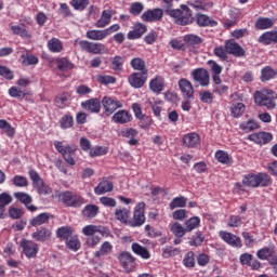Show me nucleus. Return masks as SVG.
I'll return each instance as SVG.
<instances>
[{
	"label": "nucleus",
	"mask_w": 277,
	"mask_h": 277,
	"mask_svg": "<svg viewBox=\"0 0 277 277\" xmlns=\"http://www.w3.org/2000/svg\"><path fill=\"white\" fill-rule=\"evenodd\" d=\"M256 256H258V259H260L261 261H268V259H269L271 256H274V251H273V249H271L269 247H265V248L260 249V250L256 252Z\"/></svg>",
	"instance_id": "09e8293b"
},
{
	"label": "nucleus",
	"mask_w": 277,
	"mask_h": 277,
	"mask_svg": "<svg viewBox=\"0 0 277 277\" xmlns=\"http://www.w3.org/2000/svg\"><path fill=\"white\" fill-rule=\"evenodd\" d=\"M133 117L131 116V113H129L126 109L117 111L113 117L111 121L115 122V124H127L131 122Z\"/></svg>",
	"instance_id": "f3484780"
},
{
	"label": "nucleus",
	"mask_w": 277,
	"mask_h": 277,
	"mask_svg": "<svg viewBox=\"0 0 277 277\" xmlns=\"http://www.w3.org/2000/svg\"><path fill=\"white\" fill-rule=\"evenodd\" d=\"M205 243V234L201 230L196 232L188 241V245L194 248H200Z\"/></svg>",
	"instance_id": "2f4dec72"
},
{
	"label": "nucleus",
	"mask_w": 277,
	"mask_h": 277,
	"mask_svg": "<svg viewBox=\"0 0 277 277\" xmlns=\"http://www.w3.org/2000/svg\"><path fill=\"white\" fill-rule=\"evenodd\" d=\"M249 140L255 144H269V142L273 140V136L272 133L260 132L250 134Z\"/></svg>",
	"instance_id": "412c9836"
},
{
	"label": "nucleus",
	"mask_w": 277,
	"mask_h": 277,
	"mask_svg": "<svg viewBox=\"0 0 277 277\" xmlns=\"http://www.w3.org/2000/svg\"><path fill=\"white\" fill-rule=\"evenodd\" d=\"M164 83H166V80L163 79V77L156 76L149 82V90H151V92H155V94H161V92H163Z\"/></svg>",
	"instance_id": "b1692460"
},
{
	"label": "nucleus",
	"mask_w": 277,
	"mask_h": 277,
	"mask_svg": "<svg viewBox=\"0 0 277 277\" xmlns=\"http://www.w3.org/2000/svg\"><path fill=\"white\" fill-rule=\"evenodd\" d=\"M72 236V227L70 226H63L56 230V237L58 239H65V241H68Z\"/></svg>",
	"instance_id": "c9c22d12"
},
{
	"label": "nucleus",
	"mask_w": 277,
	"mask_h": 277,
	"mask_svg": "<svg viewBox=\"0 0 277 277\" xmlns=\"http://www.w3.org/2000/svg\"><path fill=\"white\" fill-rule=\"evenodd\" d=\"M132 252H134V254H136L137 256H141V259H150V251H148L146 247H142L137 242L132 243Z\"/></svg>",
	"instance_id": "c756f323"
},
{
	"label": "nucleus",
	"mask_w": 277,
	"mask_h": 277,
	"mask_svg": "<svg viewBox=\"0 0 277 277\" xmlns=\"http://www.w3.org/2000/svg\"><path fill=\"white\" fill-rule=\"evenodd\" d=\"M116 14V11L108 9L102 12L101 18L95 23V27L103 29V27H107L111 23V16Z\"/></svg>",
	"instance_id": "6ab92c4d"
},
{
	"label": "nucleus",
	"mask_w": 277,
	"mask_h": 277,
	"mask_svg": "<svg viewBox=\"0 0 277 277\" xmlns=\"http://www.w3.org/2000/svg\"><path fill=\"white\" fill-rule=\"evenodd\" d=\"M147 30L148 28L146 27V25L138 23L134 26V29L132 31H129L128 40H137L142 38V36L145 35Z\"/></svg>",
	"instance_id": "393cba45"
},
{
	"label": "nucleus",
	"mask_w": 277,
	"mask_h": 277,
	"mask_svg": "<svg viewBox=\"0 0 277 277\" xmlns=\"http://www.w3.org/2000/svg\"><path fill=\"white\" fill-rule=\"evenodd\" d=\"M54 146H55L57 153H60L64 157L66 163H68L69 166H75L76 161H75V158H72V155H75V153H77L76 145L64 146V143H62L60 141H55Z\"/></svg>",
	"instance_id": "7ed1b4c3"
},
{
	"label": "nucleus",
	"mask_w": 277,
	"mask_h": 277,
	"mask_svg": "<svg viewBox=\"0 0 277 277\" xmlns=\"http://www.w3.org/2000/svg\"><path fill=\"white\" fill-rule=\"evenodd\" d=\"M183 265L185 267H195L196 265V262L194 260V252L190 251V252H187L183 259Z\"/></svg>",
	"instance_id": "e2e57ef3"
},
{
	"label": "nucleus",
	"mask_w": 277,
	"mask_h": 277,
	"mask_svg": "<svg viewBox=\"0 0 277 277\" xmlns=\"http://www.w3.org/2000/svg\"><path fill=\"white\" fill-rule=\"evenodd\" d=\"M57 68L63 72H66L67 70H72V63H70V61H68L67 58H60L57 61Z\"/></svg>",
	"instance_id": "6e6d98bb"
},
{
	"label": "nucleus",
	"mask_w": 277,
	"mask_h": 277,
	"mask_svg": "<svg viewBox=\"0 0 277 277\" xmlns=\"http://www.w3.org/2000/svg\"><path fill=\"white\" fill-rule=\"evenodd\" d=\"M71 5L75 10L83 12L90 5V0H72Z\"/></svg>",
	"instance_id": "bf43d9fd"
},
{
	"label": "nucleus",
	"mask_w": 277,
	"mask_h": 277,
	"mask_svg": "<svg viewBox=\"0 0 277 277\" xmlns=\"http://www.w3.org/2000/svg\"><path fill=\"white\" fill-rule=\"evenodd\" d=\"M215 159L220 162V163H225L228 164L230 163V157L228 156V153L224 151V150H217L215 153Z\"/></svg>",
	"instance_id": "13d9d810"
},
{
	"label": "nucleus",
	"mask_w": 277,
	"mask_h": 277,
	"mask_svg": "<svg viewBox=\"0 0 277 277\" xmlns=\"http://www.w3.org/2000/svg\"><path fill=\"white\" fill-rule=\"evenodd\" d=\"M14 198H16V200H18V202H21L22 205H25L28 211H31V212L38 211V208L31 205L34 199L31 198V196H29V194L17 192V193H14Z\"/></svg>",
	"instance_id": "2eb2a0df"
},
{
	"label": "nucleus",
	"mask_w": 277,
	"mask_h": 277,
	"mask_svg": "<svg viewBox=\"0 0 277 277\" xmlns=\"http://www.w3.org/2000/svg\"><path fill=\"white\" fill-rule=\"evenodd\" d=\"M274 26V21L269 17H260L255 22L256 29H269V27Z\"/></svg>",
	"instance_id": "37998d69"
},
{
	"label": "nucleus",
	"mask_w": 277,
	"mask_h": 277,
	"mask_svg": "<svg viewBox=\"0 0 277 277\" xmlns=\"http://www.w3.org/2000/svg\"><path fill=\"white\" fill-rule=\"evenodd\" d=\"M277 71L271 66H266L261 70V81H269L276 77Z\"/></svg>",
	"instance_id": "ea45409f"
},
{
	"label": "nucleus",
	"mask_w": 277,
	"mask_h": 277,
	"mask_svg": "<svg viewBox=\"0 0 277 277\" xmlns=\"http://www.w3.org/2000/svg\"><path fill=\"white\" fill-rule=\"evenodd\" d=\"M48 49L52 53H62L64 47L62 45V41L57 38H52L48 41Z\"/></svg>",
	"instance_id": "4c0bfd02"
},
{
	"label": "nucleus",
	"mask_w": 277,
	"mask_h": 277,
	"mask_svg": "<svg viewBox=\"0 0 277 277\" xmlns=\"http://www.w3.org/2000/svg\"><path fill=\"white\" fill-rule=\"evenodd\" d=\"M170 230L174 235V237H185L187 235V229L181 223L175 222L170 224Z\"/></svg>",
	"instance_id": "72a5a7b5"
},
{
	"label": "nucleus",
	"mask_w": 277,
	"mask_h": 277,
	"mask_svg": "<svg viewBox=\"0 0 277 277\" xmlns=\"http://www.w3.org/2000/svg\"><path fill=\"white\" fill-rule=\"evenodd\" d=\"M192 23H194V17L192 16V11H189L186 8V15L182 13L180 18L176 19V24L185 26V25H192Z\"/></svg>",
	"instance_id": "c03bdc74"
},
{
	"label": "nucleus",
	"mask_w": 277,
	"mask_h": 277,
	"mask_svg": "<svg viewBox=\"0 0 277 277\" xmlns=\"http://www.w3.org/2000/svg\"><path fill=\"white\" fill-rule=\"evenodd\" d=\"M130 12L133 16H140L144 12V4L142 2H134L130 6Z\"/></svg>",
	"instance_id": "680f3d73"
},
{
	"label": "nucleus",
	"mask_w": 277,
	"mask_h": 277,
	"mask_svg": "<svg viewBox=\"0 0 277 277\" xmlns=\"http://www.w3.org/2000/svg\"><path fill=\"white\" fill-rule=\"evenodd\" d=\"M107 36H109V30H89L87 31V38L89 40H96V41H101V40H105V38H107Z\"/></svg>",
	"instance_id": "c85d7f7f"
},
{
	"label": "nucleus",
	"mask_w": 277,
	"mask_h": 277,
	"mask_svg": "<svg viewBox=\"0 0 277 277\" xmlns=\"http://www.w3.org/2000/svg\"><path fill=\"white\" fill-rule=\"evenodd\" d=\"M240 129L242 131H246V133H250V131H254V130L259 129V122H256L254 120H249L247 122H242V123H240Z\"/></svg>",
	"instance_id": "5fc2aeb1"
},
{
	"label": "nucleus",
	"mask_w": 277,
	"mask_h": 277,
	"mask_svg": "<svg viewBox=\"0 0 277 277\" xmlns=\"http://www.w3.org/2000/svg\"><path fill=\"white\" fill-rule=\"evenodd\" d=\"M115 217L122 224H127L129 226V210L127 209H119L115 212Z\"/></svg>",
	"instance_id": "a18cd8bd"
},
{
	"label": "nucleus",
	"mask_w": 277,
	"mask_h": 277,
	"mask_svg": "<svg viewBox=\"0 0 277 277\" xmlns=\"http://www.w3.org/2000/svg\"><path fill=\"white\" fill-rule=\"evenodd\" d=\"M131 66L134 70H140L141 72H148V69H146V63L140 57L133 58L131 61Z\"/></svg>",
	"instance_id": "de8ad7c7"
},
{
	"label": "nucleus",
	"mask_w": 277,
	"mask_h": 277,
	"mask_svg": "<svg viewBox=\"0 0 277 277\" xmlns=\"http://www.w3.org/2000/svg\"><path fill=\"white\" fill-rule=\"evenodd\" d=\"M245 111L246 105L243 103H237L230 106V116H233V118H240V116H243Z\"/></svg>",
	"instance_id": "58836bf2"
},
{
	"label": "nucleus",
	"mask_w": 277,
	"mask_h": 277,
	"mask_svg": "<svg viewBox=\"0 0 277 277\" xmlns=\"http://www.w3.org/2000/svg\"><path fill=\"white\" fill-rule=\"evenodd\" d=\"M137 130L133 129V128H129V129H124L121 130L120 135L121 137H128L129 140H131L132 137H137Z\"/></svg>",
	"instance_id": "338daca9"
},
{
	"label": "nucleus",
	"mask_w": 277,
	"mask_h": 277,
	"mask_svg": "<svg viewBox=\"0 0 277 277\" xmlns=\"http://www.w3.org/2000/svg\"><path fill=\"white\" fill-rule=\"evenodd\" d=\"M141 18L145 23H155V21H161V18H163V10L161 9L148 10L142 14Z\"/></svg>",
	"instance_id": "4468645a"
},
{
	"label": "nucleus",
	"mask_w": 277,
	"mask_h": 277,
	"mask_svg": "<svg viewBox=\"0 0 277 277\" xmlns=\"http://www.w3.org/2000/svg\"><path fill=\"white\" fill-rule=\"evenodd\" d=\"M109 192H114V183L105 179L94 188V194H96V196H103V194H109Z\"/></svg>",
	"instance_id": "aec40b11"
},
{
	"label": "nucleus",
	"mask_w": 277,
	"mask_h": 277,
	"mask_svg": "<svg viewBox=\"0 0 277 277\" xmlns=\"http://www.w3.org/2000/svg\"><path fill=\"white\" fill-rule=\"evenodd\" d=\"M243 224V219L239 215H232L229 217L228 226L232 228H238V226H241Z\"/></svg>",
	"instance_id": "0e129e2a"
},
{
	"label": "nucleus",
	"mask_w": 277,
	"mask_h": 277,
	"mask_svg": "<svg viewBox=\"0 0 277 277\" xmlns=\"http://www.w3.org/2000/svg\"><path fill=\"white\" fill-rule=\"evenodd\" d=\"M200 142V136L196 133H188L183 136V145L186 148H196V145Z\"/></svg>",
	"instance_id": "a878e982"
},
{
	"label": "nucleus",
	"mask_w": 277,
	"mask_h": 277,
	"mask_svg": "<svg viewBox=\"0 0 277 277\" xmlns=\"http://www.w3.org/2000/svg\"><path fill=\"white\" fill-rule=\"evenodd\" d=\"M81 107L91 114L101 113V100L100 98H90L81 103Z\"/></svg>",
	"instance_id": "a211bd4d"
},
{
	"label": "nucleus",
	"mask_w": 277,
	"mask_h": 277,
	"mask_svg": "<svg viewBox=\"0 0 277 277\" xmlns=\"http://www.w3.org/2000/svg\"><path fill=\"white\" fill-rule=\"evenodd\" d=\"M66 246L69 250L77 252V250L81 248V242L79 241V237L77 235H74L72 237L68 238L66 240Z\"/></svg>",
	"instance_id": "49530a36"
},
{
	"label": "nucleus",
	"mask_w": 277,
	"mask_h": 277,
	"mask_svg": "<svg viewBox=\"0 0 277 277\" xmlns=\"http://www.w3.org/2000/svg\"><path fill=\"white\" fill-rule=\"evenodd\" d=\"M192 77L194 81H197L202 88L209 87L211 82V77L209 76V71L205 68H197L192 71Z\"/></svg>",
	"instance_id": "0eeeda50"
},
{
	"label": "nucleus",
	"mask_w": 277,
	"mask_h": 277,
	"mask_svg": "<svg viewBox=\"0 0 277 277\" xmlns=\"http://www.w3.org/2000/svg\"><path fill=\"white\" fill-rule=\"evenodd\" d=\"M184 42L188 44V47H196L202 44V38L198 37V35H186L184 37Z\"/></svg>",
	"instance_id": "8fccbe9b"
},
{
	"label": "nucleus",
	"mask_w": 277,
	"mask_h": 277,
	"mask_svg": "<svg viewBox=\"0 0 277 277\" xmlns=\"http://www.w3.org/2000/svg\"><path fill=\"white\" fill-rule=\"evenodd\" d=\"M177 85L183 98L186 101H194V84H192L189 80L182 78L179 80Z\"/></svg>",
	"instance_id": "1a4fd4ad"
},
{
	"label": "nucleus",
	"mask_w": 277,
	"mask_h": 277,
	"mask_svg": "<svg viewBox=\"0 0 277 277\" xmlns=\"http://www.w3.org/2000/svg\"><path fill=\"white\" fill-rule=\"evenodd\" d=\"M184 226L186 228V233H192V230L200 228V219L198 216H193L185 221Z\"/></svg>",
	"instance_id": "f704fd0d"
},
{
	"label": "nucleus",
	"mask_w": 277,
	"mask_h": 277,
	"mask_svg": "<svg viewBox=\"0 0 277 277\" xmlns=\"http://www.w3.org/2000/svg\"><path fill=\"white\" fill-rule=\"evenodd\" d=\"M35 189H37L38 194H42L45 196V194H51V187L44 183V180H39L36 184H32Z\"/></svg>",
	"instance_id": "3c124183"
},
{
	"label": "nucleus",
	"mask_w": 277,
	"mask_h": 277,
	"mask_svg": "<svg viewBox=\"0 0 277 277\" xmlns=\"http://www.w3.org/2000/svg\"><path fill=\"white\" fill-rule=\"evenodd\" d=\"M259 42H261L262 44H272V42H274V44H277V31H266L264 32L260 39Z\"/></svg>",
	"instance_id": "7c9ffc66"
},
{
	"label": "nucleus",
	"mask_w": 277,
	"mask_h": 277,
	"mask_svg": "<svg viewBox=\"0 0 277 277\" xmlns=\"http://www.w3.org/2000/svg\"><path fill=\"white\" fill-rule=\"evenodd\" d=\"M14 198L9 193H2L0 194V220H3L5 217V208L9 205H12Z\"/></svg>",
	"instance_id": "4be33fe9"
},
{
	"label": "nucleus",
	"mask_w": 277,
	"mask_h": 277,
	"mask_svg": "<svg viewBox=\"0 0 277 277\" xmlns=\"http://www.w3.org/2000/svg\"><path fill=\"white\" fill-rule=\"evenodd\" d=\"M102 105L105 109V115L106 116H111L116 109L122 108V102L118 101L116 98L109 97V96H104L102 98Z\"/></svg>",
	"instance_id": "6e6552de"
},
{
	"label": "nucleus",
	"mask_w": 277,
	"mask_h": 277,
	"mask_svg": "<svg viewBox=\"0 0 277 277\" xmlns=\"http://www.w3.org/2000/svg\"><path fill=\"white\" fill-rule=\"evenodd\" d=\"M98 230V226L96 225H87L82 228V233L85 235V237H93L96 235Z\"/></svg>",
	"instance_id": "69168bd1"
},
{
	"label": "nucleus",
	"mask_w": 277,
	"mask_h": 277,
	"mask_svg": "<svg viewBox=\"0 0 277 277\" xmlns=\"http://www.w3.org/2000/svg\"><path fill=\"white\" fill-rule=\"evenodd\" d=\"M14 198L9 193H2L0 194V220H3L5 217V208L9 205H12Z\"/></svg>",
	"instance_id": "5701e85b"
},
{
	"label": "nucleus",
	"mask_w": 277,
	"mask_h": 277,
	"mask_svg": "<svg viewBox=\"0 0 277 277\" xmlns=\"http://www.w3.org/2000/svg\"><path fill=\"white\" fill-rule=\"evenodd\" d=\"M90 157H101L103 155H107V148L103 146H96L90 149Z\"/></svg>",
	"instance_id": "052dcab7"
},
{
	"label": "nucleus",
	"mask_w": 277,
	"mask_h": 277,
	"mask_svg": "<svg viewBox=\"0 0 277 277\" xmlns=\"http://www.w3.org/2000/svg\"><path fill=\"white\" fill-rule=\"evenodd\" d=\"M220 237L225 241V243H228V246H232V248H241V238L235 236L232 233L228 232H220Z\"/></svg>",
	"instance_id": "dca6fc26"
},
{
	"label": "nucleus",
	"mask_w": 277,
	"mask_h": 277,
	"mask_svg": "<svg viewBox=\"0 0 277 277\" xmlns=\"http://www.w3.org/2000/svg\"><path fill=\"white\" fill-rule=\"evenodd\" d=\"M276 100L277 93L269 89H264L254 93L255 104L260 107H266V109H276Z\"/></svg>",
	"instance_id": "f257e3e1"
},
{
	"label": "nucleus",
	"mask_w": 277,
	"mask_h": 277,
	"mask_svg": "<svg viewBox=\"0 0 277 277\" xmlns=\"http://www.w3.org/2000/svg\"><path fill=\"white\" fill-rule=\"evenodd\" d=\"M25 215V212L21 208H16L14 206L9 208V216L11 220H21Z\"/></svg>",
	"instance_id": "864d4df0"
},
{
	"label": "nucleus",
	"mask_w": 277,
	"mask_h": 277,
	"mask_svg": "<svg viewBox=\"0 0 277 277\" xmlns=\"http://www.w3.org/2000/svg\"><path fill=\"white\" fill-rule=\"evenodd\" d=\"M89 53H92L93 55H103L109 53V50H107V47L103 43L91 42V50Z\"/></svg>",
	"instance_id": "a19ab883"
},
{
	"label": "nucleus",
	"mask_w": 277,
	"mask_h": 277,
	"mask_svg": "<svg viewBox=\"0 0 277 277\" xmlns=\"http://www.w3.org/2000/svg\"><path fill=\"white\" fill-rule=\"evenodd\" d=\"M11 29L16 36H21L22 38H31V32H29L25 26H12Z\"/></svg>",
	"instance_id": "603ef678"
},
{
	"label": "nucleus",
	"mask_w": 277,
	"mask_h": 277,
	"mask_svg": "<svg viewBox=\"0 0 277 277\" xmlns=\"http://www.w3.org/2000/svg\"><path fill=\"white\" fill-rule=\"evenodd\" d=\"M122 56H115L111 62L113 70H122Z\"/></svg>",
	"instance_id": "774afa93"
},
{
	"label": "nucleus",
	"mask_w": 277,
	"mask_h": 277,
	"mask_svg": "<svg viewBox=\"0 0 277 277\" xmlns=\"http://www.w3.org/2000/svg\"><path fill=\"white\" fill-rule=\"evenodd\" d=\"M114 252V245L109 241H104L100 249L94 253L95 259H101V256H107Z\"/></svg>",
	"instance_id": "cd10ccee"
},
{
	"label": "nucleus",
	"mask_w": 277,
	"mask_h": 277,
	"mask_svg": "<svg viewBox=\"0 0 277 277\" xmlns=\"http://www.w3.org/2000/svg\"><path fill=\"white\" fill-rule=\"evenodd\" d=\"M146 209L145 202H140L136 205L133 213V219L129 222V226L132 228L144 225L146 222V215H144V210Z\"/></svg>",
	"instance_id": "39448f33"
},
{
	"label": "nucleus",
	"mask_w": 277,
	"mask_h": 277,
	"mask_svg": "<svg viewBox=\"0 0 277 277\" xmlns=\"http://www.w3.org/2000/svg\"><path fill=\"white\" fill-rule=\"evenodd\" d=\"M51 237H53V230L47 227L38 228L36 232L31 234V238L35 241H39L40 243L51 241Z\"/></svg>",
	"instance_id": "f8f14e48"
},
{
	"label": "nucleus",
	"mask_w": 277,
	"mask_h": 277,
	"mask_svg": "<svg viewBox=\"0 0 277 277\" xmlns=\"http://www.w3.org/2000/svg\"><path fill=\"white\" fill-rule=\"evenodd\" d=\"M242 184L246 187H269L272 185V179L266 173L252 174L245 176Z\"/></svg>",
	"instance_id": "f03ea898"
},
{
	"label": "nucleus",
	"mask_w": 277,
	"mask_h": 277,
	"mask_svg": "<svg viewBox=\"0 0 277 277\" xmlns=\"http://www.w3.org/2000/svg\"><path fill=\"white\" fill-rule=\"evenodd\" d=\"M146 79H148V71H140L133 72L129 76L128 81L132 88H144V83H146Z\"/></svg>",
	"instance_id": "9d476101"
},
{
	"label": "nucleus",
	"mask_w": 277,
	"mask_h": 277,
	"mask_svg": "<svg viewBox=\"0 0 277 277\" xmlns=\"http://www.w3.org/2000/svg\"><path fill=\"white\" fill-rule=\"evenodd\" d=\"M187 206V198L185 197H175L170 202L169 207L171 211H174V209H183V207Z\"/></svg>",
	"instance_id": "79ce46f5"
},
{
	"label": "nucleus",
	"mask_w": 277,
	"mask_h": 277,
	"mask_svg": "<svg viewBox=\"0 0 277 277\" xmlns=\"http://www.w3.org/2000/svg\"><path fill=\"white\" fill-rule=\"evenodd\" d=\"M61 129H70L75 124V119L70 115H65L61 119Z\"/></svg>",
	"instance_id": "4d7b16f0"
},
{
	"label": "nucleus",
	"mask_w": 277,
	"mask_h": 277,
	"mask_svg": "<svg viewBox=\"0 0 277 277\" xmlns=\"http://www.w3.org/2000/svg\"><path fill=\"white\" fill-rule=\"evenodd\" d=\"M225 49L229 55H234L235 57H243L246 56V50L239 45V43L229 40L225 42Z\"/></svg>",
	"instance_id": "ddd939ff"
},
{
	"label": "nucleus",
	"mask_w": 277,
	"mask_h": 277,
	"mask_svg": "<svg viewBox=\"0 0 277 277\" xmlns=\"http://www.w3.org/2000/svg\"><path fill=\"white\" fill-rule=\"evenodd\" d=\"M118 260L128 274L133 272L137 265L135 258L129 251H122L119 254Z\"/></svg>",
	"instance_id": "423d86ee"
},
{
	"label": "nucleus",
	"mask_w": 277,
	"mask_h": 277,
	"mask_svg": "<svg viewBox=\"0 0 277 277\" xmlns=\"http://www.w3.org/2000/svg\"><path fill=\"white\" fill-rule=\"evenodd\" d=\"M51 220V214L50 213H41L37 216H35L31 221H30V225L31 226H42V224H49V221Z\"/></svg>",
	"instance_id": "473e14b6"
},
{
	"label": "nucleus",
	"mask_w": 277,
	"mask_h": 277,
	"mask_svg": "<svg viewBox=\"0 0 277 277\" xmlns=\"http://www.w3.org/2000/svg\"><path fill=\"white\" fill-rule=\"evenodd\" d=\"M21 247L23 248V252L27 256V259H36V255L40 250V247L38 246V243L31 240H22Z\"/></svg>",
	"instance_id": "9b49d317"
},
{
	"label": "nucleus",
	"mask_w": 277,
	"mask_h": 277,
	"mask_svg": "<svg viewBox=\"0 0 277 277\" xmlns=\"http://www.w3.org/2000/svg\"><path fill=\"white\" fill-rule=\"evenodd\" d=\"M82 215L84 217H88L89 220H92L93 217H96L98 215V206L96 205H88L82 210Z\"/></svg>",
	"instance_id": "e433bc0d"
},
{
	"label": "nucleus",
	"mask_w": 277,
	"mask_h": 277,
	"mask_svg": "<svg viewBox=\"0 0 277 277\" xmlns=\"http://www.w3.org/2000/svg\"><path fill=\"white\" fill-rule=\"evenodd\" d=\"M196 23L199 27H215V25H217V22L211 19L208 15L200 13L196 15Z\"/></svg>",
	"instance_id": "bb28decb"
},
{
	"label": "nucleus",
	"mask_w": 277,
	"mask_h": 277,
	"mask_svg": "<svg viewBox=\"0 0 277 277\" xmlns=\"http://www.w3.org/2000/svg\"><path fill=\"white\" fill-rule=\"evenodd\" d=\"M58 198L65 207H81L83 205V198L71 192L61 193Z\"/></svg>",
	"instance_id": "20e7f679"
}]
</instances>
